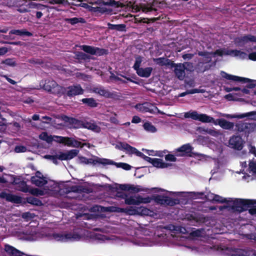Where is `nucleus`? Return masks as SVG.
<instances>
[{"mask_svg":"<svg viewBox=\"0 0 256 256\" xmlns=\"http://www.w3.org/2000/svg\"><path fill=\"white\" fill-rule=\"evenodd\" d=\"M243 78L247 79L245 80H239V82H242L243 84L248 83L246 86L247 88H252L256 86V80H250L248 78Z\"/></svg>","mask_w":256,"mask_h":256,"instance_id":"42","label":"nucleus"},{"mask_svg":"<svg viewBox=\"0 0 256 256\" xmlns=\"http://www.w3.org/2000/svg\"><path fill=\"white\" fill-rule=\"evenodd\" d=\"M230 203H232L236 212L241 213L246 211L248 207L256 204V200L236 198L234 200L232 199V201Z\"/></svg>","mask_w":256,"mask_h":256,"instance_id":"5","label":"nucleus"},{"mask_svg":"<svg viewBox=\"0 0 256 256\" xmlns=\"http://www.w3.org/2000/svg\"><path fill=\"white\" fill-rule=\"evenodd\" d=\"M96 3L99 5L102 4L104 6H110L116 8H123L125 6V5L123 3L120 2H116L114 0H108V2H96Z\"/></svg>","mask_w":256,"mask_h":256,"instance_id":"20","label":"nucleus"},{"mask_svg":"<svg viewBox=\"0 0 256 256\" xmlns=\"http://www.w3.org/2000/svg\"><path fill=\"white\" fill-rule=\"evenodd\" d=\"M144 129L147 132H154L156 131V127L150 122H146L143 125Z\"/></svg>","mask_w":256,"mask_h":256,"instance_id":"44","label":"nucleus"},{"mask_svg":"<svg viewBox=\"0 0 256 256\" xmlns=\"http://www.w3.org/2000/svg\"><path fill=\"white\" fill-rule=\"evenodd\" d=\"M65 21L68 23L72 25H74L79 22L80 23H85L86 20L84 18H68L65 19Z\"/></svg>","mask_w":256,"mask_h":256,"instance_id":"34","label":"nucleus"},{"mask_svg":"<svg viewBox=\"0 0 256 256\" xmlns=\"http://www.w3.org/2000/svg\"><path fill=\"white\" fill-rule=\"evenodd\" d=\"M74 58L77 60V62L80 63L89 62L92 58L90 56L82 52H76L74 53Z\"/></svg>","mask_w":256,"mask_h":256,"instance_id":"17","label":"nucleus"},{"mask_svg":"<svg viewBox=\"0 0 256 256\" xmlns=\"http://www.w3.org/2000/svg\"><path fill=\"white\" fill-rule=\"evenodd\" d=\"M117 146L120 150H124L126 153L129 154H134V150H136V148L132 146L126 142H120Z\"/></svg>","mask_w":256,"mask_h":256,"instance_id":"22","label":"nucleus"},{"mask_svg":"<svg viewBox=\"0 0 256 256\" xmlns=\"http://www.w3.org/2000/svg\"><path fill=\"white\" fill-rule=\"evenodd\" d=\"M200 92V90L197 88H194L192 90H187L186 92L180 93L179 94L178 96L183 97L188 94H194Z\"/></svg>","mask_w":256,"mask_h":256,"instance_id":"50","label":"nucleus"},{"mask_svg":"<svg viewBox=\"0 0 256 256\" xmlns=\"http://www.w3.org/2000/svg\"><path fill=\"white\" fill-rule=\"evenodd\" d=\"M112 12V10L107 8L104 7H100L98 6V13L100 14H104V13H110Z\"/></svg>","mask_w":256,"mask_h":256,"instance_id":"60","label":"nucleus"},{"mask_svg":"<svg viewBox=\"0 0 256 256\" xmlns=\"http://www.w3.org/2000/svg\"><path fill=\"white\" fill-rule=\"evenodd\" d=\"M10 34H16L17 36H30L32 35V33L26 30H12L10 32Z\"/></svg>","mask_w":256,"mask_h":256,"instance_id":"29","label":"nucleus"},{"mask_svg":"<svg viewBox=\"0 0 256 256\" xmlns=\"http://www.w3.org/2000/svg\"><path fill=\"white\" fill-rule=\"evenodd\" d=\"M40 86L44 90L56 95H64L66 91L65 88L60 86L55 80L50 78L41 80Z\"/></svg>","mask_w":256,"mask_h":256,"instance_id":"3","label":"nucleus"},{"mask_svg":"<svg viewBox=\"0 0 256 256\" xmlns=\"http://www.w3.org/2000/svg\"><path fill=\"white\" fill-rule=\"evenodd\" d=\"M192 146L189 144H185L176 150V156H191L192 153Z\"/></svg>","mask_w":256,"mask_h":256,"instance_id":"11","label":"nucleus"},{"mask_svg":"<svg viewBox=\"0 0 256 256\" xmlns=\"http://www.w3.org/2000/svg\"><path fill=\"white\" fill-rule=\"evenodd\" d=\"M244 141L239 136L234 135L228 140V146L236 150H240L244 147Z\"/></svg>","mask_w":256,"mask_h":256,"instance_id":"9","label":"nucleus"},{"mask_svg":"<svg viewBox=\"0 0 256 256\" xmlns=\"http://www.w3.org/2000/svg\"><path fill=\"white\" fill-rule=\"evenodd\" d=\"M84 145H86V144L82 143L80 142L78 140H76L73 138L72 145V147H74V148H79V147L82 148Z\"/></svg>","mask_w":256,"mask_h":256,"instance_id":"54","label":"nucleus"},{"mask_svg":"<svg viewBox=\"0 0 256 256\" xmlns=\"http://www.w3.org/2000/svg\"><path fill=\"white\" fill-rule=\"evenodd\" d=\"M63 120L70 126V128H72L75 129L82 128V120H79L74 118L69 117L66 116H65L64 117Z\"/></svg>","mask_w":256,"mask_h":256,"instance_id":"14","label":"nucleus"},{"mask_svg":"<svg viewBox=\"0 0 256 256\" xmlns=\"http://www.w3.org/2000/svg\"><path fill=\"white\" fill-rule=\"evenodd\" d=\"M165 159L167 161H170V162H176V158L175 157V156L172 154H168L165 156Z\"/></svg>","mask_w":256,"mask_h":256,"instance_id":"59","label":"nucleus"},{"mask_svg":"<svg viewBox=\"0 0 256 256\" xmlns=\"http://www.w3.org/2000/svg\"><path fill=\"white\" fill-rule=\"evenodd\" d=\"M54 238L57 240L66 242L68 240H70L72 236L71 234H54Z\"/></svg>","mask_w":256,"mask_h":256,"instance_id":"28","label":"nucleus"},{"mask_svg":"<svg viewBox=\"0 0 256 256\" xmlns=\"http://www.w3.org/2000/svg\"><path fill=\"white\" fill-rule=\"evenodd\" d=\"M28 192L32 194L34 196H42L44 194V192L38 188H34L30 189Z\"/></svg>","mask_w":256,"mask_h":256,"instance_id":"52","label":"nucleus"},{"mask_svg":"<svg viewBox=\"0 0 256 256\" xmlns=\"http://www.w3.org/2000/svg\"><path fill=\"white\" fill-rule=\"evenodd\" d=\"M16 188L20 191L27 192H28V188L25 181H21L18 185L16 186Z\"/></svg>","mask_w":256,"mask_h":256,"instance_id":"40","label":"nucleus"},{"mask_svg":"<svg viewBox=\"0 0 256 256\" xmlns=\"http://www.w3.org/2000/svg\"><path fill=\"white\" fill-rule=\"evenodd\" d=\"M140 106V110L144 112H149L151 114L154 112L155 110L159 112L158 108L150 102H144L139 104Z\"/></svg>","mask_w":256,"mask_h":256,"instance_id":"19","label":"nucleus"},{"mask_svg":"<svg viewBox=\"0 0 256 256\" xmlns=\"http://www.w3.org/2000/svg\"><path fill=\"white\" fill-rule=\"evenodd\" d=\"M250 42H256V36L249 34H245L241 36L236 37L234 39L236 44L239 47H244Z\"/></svg>","mask_w":256,"mask_h":256,"instance_id":"8","label":"nucleus"},{"mask_svg":"<svg viewBox=\"0 0 256 256\" xmlns=\"http://www.w3.org/2000/svg\"><path fill=\"white\" fill-rule=\"evenodd\" d=\"M22 180L20 178L12 176V182L11 183L12 184L16 186Z\"/></svg>","mask_w":256,"mask_h":256,"instance_id":"63","label":"nucleus"},{"mask_svg":"<svg viewBox=\"0 0 256 256\" xmlns=\"http://www.w3.org/2000/svg\"><path fill=\"white\" fill-rule=\"evenodd\" d=\"M26 202L34 206H40L42 205V203L40 200L32 196L28 197L26 198Z\"/></svg>","mask_w":256,"mask_h":256,"instance_id":"38","label":"nucleus"},{"mask_svg":"<svg viewBox=\"0 0 256 256\" xmlns=\"http://www.w3.org/2000/svg\"><path fill=\"white\" fill-rule=\"evenodd\" d=\"M1 63L12 67L15 66L16 65V63L14 60V58H8L2 60Z\"/></svg>","mask_w":256,"mask_h":256,"instance_id":"49","label":"nucleus"},{"mask_svg":"<svg viewBox=\"0 0 256 256\" xmlns=\"http://www.w3.org/2000/svg\"><path fill=\"white\" fill-rule=\"evenodd\" d=\"M248 208H250L248 209V212L250 214H256V204L252 206L251 207H248Z\"/></svg>","mask_w":256,"mask_h":256,"instance_id":"64","label":"nucleus"},{"mask_svg":"<svg viewBox=\"0 0 256 256\" xmlns=\"http://www.w3.org/2000/svg\"><path fill=\"white\" fill-rule=\"evenodd\" d=\"M91 90L92 92L99 94L106 98L118 100L122 97L120 93L115 91H110L102 86H94L92 88Z\"/></svg>","mask_w":256,"mask_h":256,"instance_id":"6","label":"nucleus"},{"mask_svg":"<svg viewBox=\"0 0 256 256\" xmlns=\"http://www.w3.org/2000/svg\"><path fill=\"white\" fill-rule=\"evenodd\" d=\"M92 191L90 189L88 188L87 186L79 185L72 186L68 189L66 188L65 192L66 194L69 193L70 192H74L78 193L84 192L88 194L90 193Z\"/></svg>","mask_w":256,"mask_h":256,"instance_id":"15","label":"nucleus"},{"mask_svg":"<svg viewBox=\"0 0 256 256\" xmlns=\"http://www.w3.org/2000/svg\"><path fill=\"white\" fill-rule=\"evenodd\" d=\"M198 55L199 56H204V61L205 63H208L212 60V57L210 56V54L206 51L204 52H198Z\"/></svg>","mask_w":256,"mask_h":256,"instance_id":"43","label":"nucleus"},{"mask_svg":"<svg viewBox=\"0 0 256 256\" xmlns=\"http://www.w3.org/2000/svg\"><path fill=\"white\" fill-rule=\"evenodd\" d=\"M152 164L154 166L158 168H166L172 165V164L164 162L162 159L157 158H153Z\"/></svg>","mask_w":256,"mask_h":256,"instance_id":"24","label":"nucleus"},{"mask_svg":"<svg viewBox=\"0 0 256 256\" xmlns=\"http://www.w3.org/2000/svg\"><path fill=\"white\" fill-rule=\"evenodd\" d=\"M81 102L90 108H96L98 105V103L93 98H84L81 100Z\"/></svg>","mask_w":256,"mask_h":256,"instance_id":"27","label":"nucleus"},{"mask_svg":"<svg viewBox=\"0 0 256 256\" xmlns=\"http://www.w3.org/2000/svg\"><path fill=\"white\" fill-rule=\"evenodd\" d=\"M152 212L148 208L144 207H138V214L141 216H151Z\"/></svg>","mask_w":256,"mask_h":256,"instance_id":"39","label":"nucleus"},{"mask_svg":"<svg viewBox=\"0 0 256 256\" xmlns=\"http://www.w3.org/2000/svg\"><path fill=\"white\" fill-rule=\"evenodd\" d=\"M206 63L205 62H199L196 66V69L198 72H204L205 71L208 70L210 67V65H205Z\"/></svg>","mask_w":256,"mask_h":256,"instance_id":"36","label":"nucleus"},{"mask_svg":"<svg viewBox=\"0 0 256 256\" xmlns=\"http://www.w3.org/2000/svg\"><path fill=\"white\" fill-rule=\"evenodd\" d=\"M142 62V57L140 56H136V60L133 66V68L134 70H136V72H138L141 68H140L141 63Z\"/></svg>","mask_w":256,"mask_h":256,"instance_id":"47","label":"nucleus"},{"mask_svg":"<svg viewBox=\"0 0 256 256\" xmlns=\"http://www.w3.org/2000/svg\"><path fill=\"white\" fill-rule=\"evenodd\" d=\"M186 218L188 220L192 222H198V218L192 214H187L186 216Z\"/></svg>","mask_w":256,"mask_h":256,"instance_id":"55","label":"nucleus"},{"mask_svg":"<svg viewBox=\"0 0 256 256\" xmlns=\"http://www.w3.org/2000/svg\"><path fill=\"white\" fill-rule=\"evenodd\" d=\"M138 200H139L140 204L142 203H149L150 202V198L148 196L142 198V196L138 195Z\"/></svg>","mask_w":256,"mask_h":256,"instance_id":"57","label":"nucleus"},{"mask_svg":"<svg viewBox=\"0 0 256 256\" xmlns=\"http://www.w3.org/2000/svg\"><path fill=\"white\" fill-rule=\"evenodd\" d=\"M224 55L232 56H239L240 57L244 58L246 56V54L244 52H242L237 50H225Z\"/></svg>","mask_w":256,"mask_h":256,"instance_id":"23","label":"nucleus"},{"mask_svg":"<svg viewBox=\"0 0 256 256\" xmlns=\"http://www.w3.org/2000/svg\"><path fill=\"white\" fill-rule=\"evenodd\" d=\"M73 138L65 137L64 144L68 146L72 145Z\"/></svg>","mask_w":256,"mask_h":256,"instance_id":"61","label":"nucleus"},{"mask_svg":"<svg viewBox=\"0 0 256 256\" xmlns=\"http://www.w3.org/2000/svg\"><path fill=\"white\" fill-rule=\"evenodd\" d=\"M82 128H87L95 132H100V128L94 122H88L86 120L82 121Z\"/></svg>","mask_w":256,"mask_h":256,"instance_id":"21","label":"nucleus"},{"mask_svg":"<svg viewBox=\"0 0 256 256\" xmlns=\"http://www.w3.org/2000/svg\"><path fill=\"white\" fill-rule=\"evenodd\" d=\"M80 48V49L84 51L85 52L91 55L102 56L107 54H108V50L98 47H94L91 46L84 44L81 46Z\"/></svg>","mask_w":256,"mask_h":256,"instance_id":"7","label":"nucleus"},{"mask_svg":"<svg viewBox=\"0 0 256 256\" xmlns=\"http://www.w3.org/2000/svg\"><path fill=\"white\" fill-rule=\"evenodd\" d=\"M92 191L90 189L88 188L87 186L79 185L72 186L68 189L66 188L65 192L66 194L69 193L70 192H74L78 193L84 192L88 194L90 193Z\"/></svg>","mask_w":256,"mask_h":256,"instance_id":"16","label":"nucleus"},{"mask_svg":"<svg viewBox=\"0 0 256 256\" xmlns=\"http://www.w3.org/2000/svg\"><path fill=\"white\" fill-rule=\"evenodd\" d=\"M184 117L191 118L194 120H198L202 122L213 123L215 125H219L221 128L226 130H232L234 127L233 122H228L224 118H219L215 120L212 117L206 114H198L197 112H188L185 113Z\"/></svg>","mask_w":256,"mask_h":256,"instance_id":"1","label":"nucleus"},{"mask_svg":"<svg viewBox=\"0 0 256 256\" xmlns=\"http://www.w3.org/2000/svg\"><path fill=\"white\" fill-rule=\"evenodd\" d=\"M180 204V200L178 198H173L168 196H166L165 204L170 206H174Z\"/></svg>","mask_w":256,"mask_h":256,"instance_id":"41","label":"nucleus"},{"mask_svg":"<svg viewBox=\"0 0 256 256\" xmlns=\"http://www.w3.org/2000/svg\"><path fill=\"white\" fill-rule=\"evenodd\" d=\"M79 150L76 149H73L68 151L66 152H60L59 160H70L76 157L78 154Z\"/></svg>","mask_w":256,"mask_h":256,"instance_id":"13","label":"nucleus"},{"mask_svg":"<svg viewBox=\"0 0 256 256\" xmlns=\"http://www.w3.org/2000/svg\"><path fill=\"white\" fill-rule=\"evenodd\" d=\"M0 198L6 199L8 202L15 204H20L22 202V198L20 196L8 194L5 192H0Z\"/></svg>","mask_w":256,"mask_h":256,"instance_id":"12","label":"nucleus"},{"mask_svg":"<svg viewBox=\"0 0 256 256\" xmlns=\"http://www.w3.org/2000/svg\"><path fill=\"white\" fill-rule=\"evenodd\" d=\"M249 168L253 173L256 174V162H250L249 164Z\"/></svg>","mask_w":256,"mask_h":256,"instance_id":"62","label":"nucleus"},{"mask_svg":"<svg viewBox=\"0 0 256 256\" xmlns=\"http://www.w3.org/2000/svg\"><path fill=\"white\" fill-rule=\"evenodd\" d=\"M171 66L174 68V72L176 76L180 80H183L185 78V70L192 72L193 70L192 63L185 62L183 64H175L172 62Z\"/></svg>","mask_w":256,"mask_h":256,"instance_id":"4","label":"nucleus"},{"mask_svg":"<svg viewBox=\"0 0 256 256\" xmlns=\"http://www.w3.org/2000/svg\"><path fill=\"white\" fill-rule=\"evenodd\" d=\"M119 189L125 191H134V192H139L138 188L134 186L128 184H120L118 185Z\"/></svg>","mask_w":256,"mask_h":256,"instance_id":"32","label":"nucleus"},{"mask_svg":"<svg viewBox=\"0 0 256 256\" xmlns=\"http://www.w3.org/2000/svg\"><path fill=\"white\" fill-rule=\"evenodd\" d=\"M14 4L18 8V10L20 12H25L28 11L29 8H35L36 18L38 19L42 18L44 14L48 12V7L40 4L28 2V0H14Z\"/></svg>","mask_w":256,"mask_h":256,"instance_id":"2","label":"nucleus"},{"mask_svg":"<svg viewBox=\"0 0 256 256\" xmlns=\"http://www.w3.org/2000/svg\"><path fill=\"white\" fill-rule=\"evenodd\" d=\"M251 124L248 122H240L236 125V130L240 132H244L245 134L250 132Z\"/></svg>","mask_w":256,"mask_h":256,"instance_id":"18","label":"nucleus"},{"mask_svg":"<svg viewBox=\"0 0 256 256\" xmlns=\"http://www.w3.org/2000/svg\"><path fill=\"white\" fill-rule=\"evenodd\" d=\"M138 199V196H130V197L127 196L125 200V204L128 205H138L140 204L139 200Z\"/></svg>","mask_w":256,"mask_h":256,"instance_id":"33","label":"nucleus"},{"mask_svg":"<svg viewBox=\"0 0 256 256\" xmlns=\"http://www.w3.org/2000/svg\"><path fill=\"white\" fill-rule=\"evenodd\" d=\"M26 150V147L23 146H17L14 148V151L17 153L25 152Z\"/></svg>","mask_w":256,"mask_h":256,"instance_id":"58","label":"nucleus"},{"mask_svg":"<svg viewBox=\"0 0 256 256\" xmlns=\"http://www.w3.org/2000/svg\"><path fill=\"white\" fill-rule=\"evenodd\" d=\"M232 256H248L247 252L242 249H235L232 253Z\"/></svg>","mask_w":256,"mask_h":256,"instance_id":"48","label":"nucleus"},{"mask_svg":"<svg viewBox=\"0 0 256 256\" xmlns=\"http://www.w3.org/2000/svg\"><path fill=\"white\" fill-rule=\"evenodd\" d=\"M220 75L223 78H224L228 80H232L234 82H239V80H246L244 78H243L242 77L231 75L224 71L221 72Z\"/></svg>","mask_w":256,"mask_h":256,"instance_id":"26","label":"nucleus"},{"mask_svg":"<svg viewBox=\"0 0 256 256\" xmlns=\"http://www.w3.org/2000/svg\"><path fill=\"white\" fill-rule=\"evenodd\" d=\"M96 162L104 165L111 164L115 165L116 162L109 159L97 158Z\"/></svg>","mask_w":256,"mask_h":256,"instance_id":"45","label":"nucleus"},{"mask_svg":"<svg viewBox=\"0 0 256 256\" xmlns=\"http://www.w3.org/2000/svg\"><path fill=\"white\" fill-rule=\"evenodd\" d=\"M254 112H247L246 114L234 116L233 117L236 118H244L246 117L252 116L254 115Z\"/></svg>","mask_w":256,"mask_h":256,"instance_id":"56","label":"nucleus"},{"mask_svg":"<svg viewBox=\"0 0 256 256\" xmlns=\"http://www.w3.org/2000/svg\"><path fill=\"white\" fill-rule=\"evenodd\" d=\"M39 138L43 140L46 141V142L51 143L53 140L54 138L51 135H48L47 132H42L39 136Z\"/></svg>","mask_w":256,"mask_h":256,"instance_id":"35","label":"nucleus"},{"mask_svg":"<svg viewBox=\"0 0 256 256\" xmlns=\"http://www.w3.org/2000/svg\"><path fill=\"white\" fill-rule=\"evenodd\" d=\"M126 214L128 215L138 214V207L128 206L126 208Z\"/></svg>","mask_w":256,"mask_h":256,"instance_id":"46","label":"nucleus"},{"mask_svg":"<svg viewBox=\"0 0 256 256\" xmlns=\"http://www.w3.org/2000/svg\"><path fill=\"white\" fill-rule=\"evenodd\" d=\"M152 71V68L151 67H147L146 68H141L138 72L136 74L138 76L143 78H148Z\"/></svg>","mask_w":256,"mask_h":256,"instance_id":"25","label":"nucleus"},{"mask_svg":"<svg viewBox=\"0 0 256 256\" xmlns=\"http://www.w3.org/2000/svg\"><path fill=\"white\" fill-rule=\"evenodd\" d=\"M212 200L214 202H215L218 203L220 204H223V203H226V204H230V202L232 201V198H229L228 199H227L226 198H224L222 196L218 195V194H214L213 196V198Z\"/></svg>","mask_w":256,"mask_h":256,"instance_id":"31","label":"nucleus"},{"mask_svg":"<svg viewBox=\"0 0 256 256\" xmlns=\"http://www.w3.org/2000/svg\"><path fill=\"white\" fill-rule=\"evenodd\" d=\"M66 91L64 94L68 97H73L82 94L84 92V90L82 88L80 84H76L69 86L66 88Z\"/></svg>","mask_w":256,"mask_h":256,"instance_id":"10","label":"nucleus"},{"mask_svg":"<svg viewBox=\"0 0 256 256\" xmlns=\"http://www.w3.org/2000/svg\"><path fill=\"white\" fill-rule=\"evenodd\" d=\"M156 63L160 66H171L170 61L169 59L162 58H158L155 60Z\"/></svg>","mask_w":256,"mask_h":256,"instance_id":"37","label":"nucleus"},{"mask_svg":"<svg viewBox=\"0 0 256 256\" xmlns=\"http://www.w3.org/2000/svg\"><path fill=\"white\" fill-rule=\"evenodd\" d=\"M166 196H163L161 195H158L155 197V201L161 204H165L166 199Z\"/></svg>","mask_w":256,"mask_h":256,"instance_id":"51","label":"nucleus"},{"mask_svg":"<svg viewBox=\"0 0 256 256\" xmlns=\"http://www.w3.org/2000/svg\"><path fill=\"white\" fill-rule=\"evenodd\" d=\"M118 168H123L124 170H130L132 166L126 164V163H124V162H119V163H116V164H115Z\"/></svg>","mask_w":256,"mask_h":256,"instance_id":"53","label":"nucleus"},{"mask_svg":"<svg viewBox=\"0 0 256 256\" xmlns=\"http://www.w3.org/2000/svg\"><path fill=\"white\" fill-rule=\"evenodd\" d=\"M31 182L37 186L42 187L46 184L48 182L46 178H36V177H31Z\"/></svg>","mask_w":256,"mask_h":256,"instance_id":"30","label":"nucleus"}]
</instances>
